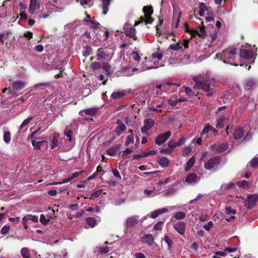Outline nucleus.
<instances>
[{
  "label": "nucleus",
  "instance_id": "obj_1",
  "mask_svg": "<svg viewBox=\"0 0 258 258\" xmlns=\"http://www.w3.org/2000/svg\"><path fill=\"white\" fill-rule=\"evenodd\" d=\"M194 81L196 82L194 85L195 89H202L207 93L209 96H212L214 93V81L207 79L206 76H200L195 77L193 78Z\"/></svg>",
  "mask_w": 258,
  "mask_h": 258
},
{
  "label": "nucleus",
  "instance_id": "obj_2",
  "mask_svg": "<svg viewBox=\"0 0 258 258\" xmlns=\"http://www.w3.org/2000/svg\"><path fill=\"white\" fill-rule=\"evenodd\" d=\"M236 52V49L226 48L221 53H218L216 55L225 63L237 66L238 64L235 61Z\"/></svg>",
  "mask_w": 258,
  "mask_h": 258
},
{
  "label": "nucleus",
  "instance_id": "obj_3",
  "mask_svg": "<svg viewBox=\"0 0 258 258\" xmlns=\"http://www.w3.org/2000/svg\"><path fill=\"white\" fill-rule=\"evenodd\" d=\"M237 198H240L243 201L244 206L248 209H251L254 207L258 200V196L255 194L250 195L247 196L246 199L242 197H237Z\"/></svg>",
  "mask_w": 258,
  "mask_h": 258
},
{
  "label": "nucleus",
  "instance_id": "obj_4",
  "mask_svg": "<svg viewBox=\"0 0 258 258\" xmlns=\"http://www.w3.org/2000/svg\"><path fill=\"white\" fill-rule=\"evenodd\" d=\"M111 53L109 52V50L104 48L98 49L97 53V58L98 60L108 59L111 57Z\"/></svg>",
  "mask_w": 258,
  "mask_h": 258
},
{
  "label": "nucleus",
  "instance_id": "obj_5",
  "mask_svg": "<svg viewBox=\"0 0 258 258\" xmlns=\"http://www.w3.org/2000/svg\"><path fill=\"white\" fill-rule=\"evenodd\" d=\"M171 135V133L170 131H167L156 137L155 142L157 145L161 146L168 140Z\"/></svg>",
  "mask_w": 258,
  "mask_h": 258
},
{
  "label": "nucleus",
  "instance_id": "obj_6",
  "mask_svg": "<svg viewBox=\"0 0 258 258\" xmlns=\"http://www.w3.org/2000/svg\"><path fill=\"white\" fill-rule=\"evenodd\" d=\"M220 161V157H213L205 163V167L206 169L210 170L217 165Z\"/></svg>",
  "mask_w": 258,
  "mask_h": 258
},
{
  "label": "nucleus",
  "instance_id": "obj_7",
  "mask_svg": "<svg viewBox=\"0 0 258 258\" xmlns=\"http://www.w3.org/2000/svg\"><path fill=\"white\" fill-rule=\"evenodd\" d=\"M143 11L146 17L145 24H151L153 22L152 19L151 17V15L153 13V9L152 7H144L143 8Z\"/></svg>",
  "mask_w": 258,
  "mask_h": 258
},
{
  "label": "nucleus",
  "instance_id": "obj_8",
  "mask_svg": "<svg viewBox=\"0 0 258 258\" xmlns=\"http://www.w3.org/2000/svg\"><path fill=\"white\" fill-rule=\"evenodd\" d=\"M154 123L155 122L152 119L149 118L145 119L144 121V125L141 128L142 133H146L149 130L152 128Z\"/></svg>",
  "mask_w": 258,
  "mask_h": 258
},
{
  "label": "nucleus",
  "instance_id": "obj_9",
  "mask_svg": "<svg viewBox=\"0 0 258 258\" xmlns=\"http://www.w3.org/2000/svg\"><path fill=\"white\" fill-rule=\"evenodd\" d=\"M257 82L256 80L252 78H248L246 80L244 87L246 90L251 91L253 90L256 86Z\"/></svg>",
  "mask_w": 258,
  "mask_h": 258
},
{
  "label": "nucleus",
  "instance_id": "obj_10",
  "mask_svg": "<svg viewBox=\"0 0 258 258\" xmlns=\"http://www.w3.org/2000/svg\"><path fill=\"white\" fill-rule=\"evenodd\" d=\"M254 55V52L253 50L241 49L240 56L245 59L253 58Z\"/></svg>",
  "mask_w": 258,
  "mask_h": 258
},
{
  "label": "nucleus",
  "instance_id": "obj_11",
  "mask_svg": "<svg viewBox=\"0 0 258 258\" xmlns=\"http://www.w3.org/2000/svg\"><path fill=\"white\" fill-rule=\"evenodd\" d=\"M236 250V248H225L224 251H217L215 252V255L212 256V258H220L221 256H225L227 252H232L235 251Z\"/></svg>",
  "mask_w": 258,
  "mask_h": 258
},
{
  "label": "nucleus",
  "instance_id": "obj_12",
  "mask_svg": "<svg viewBox=\"0 0 258 258\" xmlns=\"http://www.w3.org/2000/svg\"><path fill=\"white\" fill-rule=\"evenodd\" d=\"M200 179L195 173L189 174L186 177L183 182H186L187 184H192L197 182Z\"/></svg>",
  "mask_w": 258,
  "mask_h": 258
},
{
  "label": "nucleus",
  "instance_id": "obj_13",
  "mask_svg": "<svg viewBox=\"0 0 258 258\" xmlns=\"http://www.w3.org/2000/svg\"><path fill=\"white\" fill-rule=\"evenodd\" d=\"M221 187L224 189L228 194H231L234 192L236 188L235 184L233 183H230L228 184H223Z\"/></svg>",
  "mask_w": 258,
  "mask_h": 258
},
{
  "label": "nucleus",
  "instance_id": "obj_14",
  "mask_svg": "<svg viewBox=\"0 0 258 258\" xmlns=\"http://www.w3.org/2000/svg\"><path fill=\"white\" fill-rule=\"evenodd\" d=\"M154 238L150 234L145 235L142 238L141 241L149 246H152L154 243Z\"/></svg>",
  "mask_w": 258,
  "mask_h": 258
},
{
  "label": "nucleus",
  "instance_id": "obj_15",
  "mask_svg": "<svg viewBox=\"0 0 258 258\" xmlns=\"http://www.w3.org/2000/svg\"><path fill=\"white\" fill-rule=\"evenodd\" d=\"M116 122L118 125L116 127L115 132L117 136H120L125 130L126 126L120 120H117Z\"/></svg>",
  "mask_w": 258,
  "mask_h": 258
},
{
  "label": "nucleus",
  "instance_id": "obj_16",
  "mask_svg": "<svg viewBox=\"0 0 258 258\" xmlns=\"http://www.w3.org/2000/svg\"><path fill=\"white\" fill-rule=\"evenodd\" d=\"M26 86V83L24 81H16L13 82L12 87L16 91H20L23 89Z\"/></svg>",
  "mask_w": 258,
  "mask_h": 258
},
{
  "label": "nucleus",
  "instance_id": "obj_17",
  "mask_svg": "<svg viewBox=\"0 0 258 258\" xmlns=\"http://www.w3.org/2000/svg\"><path fill=\"white\" fill-rule=\"evenodd\" d=\"M58 139L59 136L57 134H55L52 140H51V143L50 145L51 149H56L58 148L59 147V143H58Z\"/></svg>",
  "mask_w": 258,
  "mask_h": 258
},
{
  "label": "nucleus",
  "instance_id": "obj_18",
  "mask_svg": "<svg viewBox=\"0 0 258 258\" xmlns=\"http://www.w3.org/2000/svg\"><path fill=\"white\" fill-rule=\"evenodd\" d=\"M176 230L180 234H183L185 230V224L184 222H179L174 226Z\"/></svg>",
  "mask_w": 258,
  "mask_h": 258
},
{
  "label": "nucleus",
  "instance_id": "obj_19",
  "mask_svg": "<svg viewBox=\"0 0 258 258\" xmlns=\"http://www.w3.org/2000/svg\"><path fill=\"white\" fill-rule=\"evenodd\" d=\"M228 121V118L226 116H222L219 117L217 120V127L219 128H223L225 125H226Z\"/></svg>",
  "mask_w": 258,
  "mask_h": 258
},
{
  "label": "nucleus",
  "instance_id": "obj_20",
  "mask_svg": "<svg viewBox=\"0 0 258 258\" xmlns=\"http://www.w3.org/2000/svg\"><path fill=\"white\" fill-rule=\"evenodd\" d=\"M191 34L193 36L198 35L202 37H205L207 35L206 32L205 30V28L203 27H200L198 30L191 31Z\"/></svg>",
  "mask_w": 258,
  "mask_h": 258
},
{
  "label": "nucleus",
  "instance_id": "obj_21",
  "mask_svg": "<svg viewBox=\"0 0 258 258\" xmlns=\"http://www.w3.org/2000/svg\"><path fill=\"white\" fill-rule=\"evenodd\" d=\"M124 32L126 36L132 37L135 40H136L137 38L136 37V30L134 28H125Z\"/></svg>",
  "mask_w": 258,
  "mask_h": 258
},
{
  "label": "nucleus",
  "instance_id": "obj_22",
  "mask_svg": "<svg viewBox=\"0 0 258 258\" xmlns=\"http://www.w3.org/2000/svg\"><path fill=\"white\" fill-rule=\"evenodd\" d=\"M139 217L138 216H133L128 217L126 220V225L128 226L131 227L135 225Z\"/></svg>",
  "mask_w": 258,
  "mask_h": 258
},
{
  "label": "nucleus",
  "instance_id": "obj_23",
  "mask_svg": "<svg viewBox=\"0 0 258 258\" xmlns=\"http://www.w3.org/2000/svg\"><path fill=\"white\" fill-rule=\"evenodd\" d=\"M169 209L167 208H164L163 209H160L157 210L155 212H153L151 214V217L152 218H156L159 215L168 212Z\"/></svg>",
  "mask_w": 258,
  "mask_h": 258
},
{
  "label": "nucleus",
  "instance_id": "obj_24",
  "mask_svg": "<svg viewBox=\"0 0 258 258\" xmlns=\"http://www.w3.org/2000/svg\"><path fill=\"white\" fill-rule=\"evenodd\" d=\"M244 135V131L241 128H238L234 130L233 136L235 139L242 138Z\"/></svg>",
  "mask_w": 258,
  "mask_h": 258
},
{
  "label": "nucleus",
  "instance_id": "obj_25",
  "mask_svg": "<svg viewBox=\"0 0 258 258\" xmlns=\"http://www.w3.org/2000/svg\"><path fill=\"white\" fill-rule=\"evenodd\" d=\"M110 3V0H102V9L104 15H106L108 11V6Z\"/></svg>",
  "mask_w": 258,
  "mask_h": 258
},
{
  "label": "nucleus",
  "instance_id": "obj_26",
  "mask_svg": "<svg viewBox=\"0 0 258 258\" xmlns=\"http://www.w3.org/2000/svg\"><path fill=\"white\" fill-rule=\"evenodd\" d=\"M37 0H30L29 8V12L30 14H33L34 13L37 4Z\"/></svg>",
  "mask_w": 258,
  "mask_h": 258
},
{
  "label": "nucleus",
  "instance_id": "obj_27",
  "mask_svg": "<svg viewBox=\"0 0 258 258\" xmlns=\"http://www.w3.org/2000/svg\"><path fill=\"white\" fill-rule=\"evenodd\" d=\"M199 14L201 17H203L204 16L205 12L208 10L207 7L204 3H200L199 4Z\"/></svg>",
  "mask_w": 258,
  "mask_h": 258
},
{
  "label": "nucleus",
  "instance_id": "obj_28",
  "mask_svg": "<svg viewBox=\"0 0 258 258\" xmlns=\"http://www.w3.org/2000/svg\"><path fill=\"white\" fill-rule=\"evenodd\" d=\"M21 254L24 258H31L30 250L27 247L21 249Z\"/></svg>",
  "mask_w": 258,
  "mask_h": 258
},
{
  "label": "nucleus",
  "instance_id": "obj_29",
  "mask_svg": "<svg viewBox=\"0 0 258 258\" xmlns=\"http://www.w3.org/2000/svg\"><path fill=\"white\" fill-rule=\"evenodd\" d=\"M64 135L68 138V141L70 142L73 141V131L69 128H67L64 132Z\"/></svg>",
  "mask_w": 258,
  "mask_h": 258
},
{
  "label": "nucleus",
  "instance_id": "obj_30",
  "mask_svg": "<svg viewBox=\"0 0 258 258\" xmlns=\"http://www.w3.org/2000/svg\"><path fill=\"white\" fill-rule=\"evenodd\" d=\"M158 163L163 167H167L169 165V160L166 157H160L158 160Z\"/></svg>",
  "mask_w": 258,
  "mask_h": 258
},
{
  "label": "nucleus",
  "instance_id": "obj_31",
  "mask_svg": "<svg viewBox=\"0 0 258 258\" xmlns=\"http://www.w3.org/2000/svg\"><path fill=\"white\" fill-rule=\"evenodd\" d=\"M144 195L147 196L154 197L156 196L158 193L156 191L155 189L153 187L152 189H145L144 190Z\"/></svg>",
  "mask_w": 258,
  "mask_h": 258
},
{
  "label": "nucleus",
  "instance_id": "obj_32",
  "mask_svg": "<svg viewBox=\"0 0 258 258\" xmlns=\"http://www.w3.org/2000/svg\"><path fill=\"white\" fill-rule=\"evenodd\" d=\"M84 112L89 115H94L97 112V109L95 108H91L81 111V113H83Z\"/></svg>",
  "mask_w": 258,
  "mask_h": 258
},
{
  "label": "nucleus",
  "instance_id": "obj_33",
  "mask_svg": "<svg viewBox=\"0 0 258 258\" xmlns=\"http://www.w3.org/2000/svg\"><path fill=\"white\" fill-rule=\"evenodd\" d=\"M225 211L227 215H229L230 216V219H234L235 218V214H236V211L234 209H233L231 207H226L225 208Z\"/></svg>",
  "mask_w": 258,
  "mask_h": 258
},
{
  "label": "nucleus",
  "instance_id": "obj_34",
  "mask_svg": "<svg viewBox=\"0 0 258 258\" xmlns=\"http://www.w3.org/2000/svg\"><path fill=\"white\" fill-rule=\"evenodd\" d=\"M125 95V93L123 92H120V91H117V92H114L111 94V98L113 99H117L118 98H120L122 97H123Z\"/></svg>",
  "mask_w": 258,
  "mask_h": 258
},
{
  "label": "nucleus",
  "instance_id": "obj_35",
  "mask_svg": "<svg viewBox=\"0 0 258 258\" xmlns=\"http://www.w3.org/2000/svg\"><path fill=\"white\" fill-rule=\"evenodd\" d=\"M118 149V146L117 145H115L111 148H110L107 150V154L110 156H114L117 150Z\"/></svg>",
  "mask_w": 258,
  "mask_h": 258
},
{
  "label": "nucleus",
  "instance_id": "obj_36",
  "mask_svg": "<svg viewBox=\"0 0 258 258\" xmlns=\"http://www.w3.org/2000/svg\"><path fill=\"white\" fill-rule=\"evenodd\" d=\"M86 223L91 227H94L97 225V222L95 219L93 217L87 218L86 220Z\"/></svg>",
  "mask_w": 258,
  "mask_h": 258
},
{
  "label": "nucleus",
  "instance_id": "obj_37",
  "mask_svg": "<svg viewBox=\"0 0 258 258\" xmlns=\"http://www.w3.org/2000/svg\"><path fill=\"white\" fill-rule=\"evenodd\" d=\"M45 142L46 141L44 140L41 141H36L35 140H32V144L35 149L38 150L40 148L42 144L45 143Z\"/></svg>",
  "mask_w": 258,
  "mask_h": 258
},
{
  "label": "nucleus",
  "instance_id": "obj_38",
  "mask_svg": "<svg viewBox=\"0 0 258 258\" xmlns=\"http://www.w3.org/2000/svg\"><path fill=\"white\" fill-rule=\"evenodd\" d=\"M27 220L28 221H32L34 222H37L38 221V217L35 215H32L30 214L27 215L24 217V220Z\"/></svg>",
  "mask_w": 258,
  "mask_h": 258
},
{
  "label": "nucleus",
  "instance_id": "obj_39",
  "mask_svg": "<svg viewBox=\"0 0 258 258\" xmlns=\"http://www.w3.org/2000/svg\"><path fill=\"white\" fill-rule=\"evenodd\" d=\"M195 163V159L194 157L191 158L186 162V166H185V170L186 171L189 170L190 168L194 165Z\"/></svg>",
  "mask_w": 258,
  "mask_h": 258
},
{
  "label": "nucleus",
  "instance_id": "obj_40",
  "mask_svg": "<svg viewBox=\"0 0 258 258\" xmlns=\"http://www.w3.org/2000/svg\"><path fill=\"white\" fill-rule=\"evenodd\" d=\"M102 189H99L93 192L89 198L91 200H95L97 198L99 197L102 193Z\"/></svg>",
  "mask_w": 258,
  "mask_h": 258
},
{
  "label": "nucleus",
  "instance_id": "obj_41",
  "mask_svg": "<svg viewBox=\"0 0 258 258\" xmlns=\"http://www.w3.org/2000/svg\"><path fill=\"white\" fill-rule=\"evenodd\" d=\"M96 250L98 252L103 254L107 253L109 250L110 248L109 247L105 246V247H97Z\"/></svg>",
  "mask_w": 258,
  "mask_h": 258
},
{
  "label": "nucleus",
  "instance_id": "obj_42",
  "mask_svg": "<svg viewBox=\"0 0 258 258\" xmlns=\"http://www.w3.org/2000/svg\"><path fill=\"white\" fill-rule=\"evenodd\" d=\"M164 241L168 245V249L170 250L171 249V245L172 244V241L168 236L165 235L163 238Z\"/></svg>",
  "mask_w": 258,
  "mask_h": 258
},
{
  "label": "nucleus",
  "instance_id": "obj_43",
  "mask_svg": "<svg viewBox=\"0 0 258 258\" xmlns=\"http://www.w3.org/2000/svg\"><path fill=\"white\" fill-rule=\"evenodd\" d=\"M33 116L30 115L26 119H25L20 125V130H22L24 127L27 125L30 122V120L33 118Z\"/></svg>",
  "mask_w": 258,
  "mask_h": 258
},
{
  "label": "nucleus",
  "instance_id": "obj_44",
  "mask_svg": "<svg viewBox=\"0 0 258 258\" xmlns=\"http://www.w3.org/2000/svg\"><path fill=\"white\" fill-rule=\"evenodd\" d=\"M134 142L133 135H131L126 137V141L125 142V145L126 146H129L130 144H133Z\"/></svg>",
  "mask_w": 258,
  "mask_h": 258
},
{
  "label": "nucleus",
  "instance_id": "obj_45",
  "mask_svg": "<svg viewBox=\"0 0 258 258\" xmlns=\"http://www.w3.org/2000/svg\"><path fill=\"white\" fill-rule=\"evenodd\" d=\"M89 23H90V27L93 29H97L100 26V24L95 20L94 18H92Z\"/></svg>",
  "mask_w": 258,
  "mask_h": 258
},
{
  "label": "nucleus",
  "instance_id": "obj_46",
  "mask_svg": "<svg viewBox=\"0 0 258 258\" xmlns=\"http://www.w3.org/2000/svg\"><path fill=\"white\" fill-rule=\"evenodd\" d=\"M228 149V146L226 144H222L216 147V150L218 152H223Z\"/></svg>",
  "mask_w": 258,
  "mask_h": 258
},
{
  "label": "nucleus",
  "instance_id": "obj_47",
  "mask_svg": "<svg viewBox=\"0 0 258 258\" xmlns=\"http://www.w3.org/2000/svg\"><path fill=\"white\" fill-rule=\"evenodd\" d=\"M157 150H152L147 151H142V156L145 157L151 155H155L157 153Z\"/></svg>",
  "mask_w": 258,
  "mask_h": 258
},
{
  "label": "nucleus",
  "instance_id": "obj_48",
  "mask_svg": "<svg viewBox=\"0 0 258 258\" xmlns=\"http://www.w3.org/2000/svg\"><path fill=\"white\" fill-rule=\"evenodd\" d=\"M249 165L253 168L258 167V157H254L250 161Z\"/></svg>",
  "mask_w": 258,
  "mask_h": 258
},
{
  "label": "nucleus",
  "instance_id": "obj_49",
  "mask_svg": "<svg viewBox=\"0 0 258 258\" xmlns=\"http://www.w3.org/2000/svg\"><path fill=\"white\" fill-rule=\"evenodd\" d=\"M238 186L243 188H247L248 187V182L246 180H243L237 183Z\"/></svg>",
  "mask_w": 258,
  "mask_h": 258
},
{
  "label": "nucleus",
  "instance_id": "obj_50",
  "mask_svg": "<svg viewBox=\"0 0 258 258\" xmlns=\"http://www.w3.org/2000/svg\"><path fill=\"white\" fill-rule=\"evenodd\" d=\"M169 47L174 50H178L182 48L181 44L180 43V42L179 43H177L176 44H171L169 46Z\"/></svg>",
  "mask_w": 258,
  "mask_h": 258
},
{
  "label": "nucleus",
  "instance_id": "obj_51",
  "mask_svg": "<svg viewBox=\"0 0 258 258\" xmlns=\"http://www.w3.org/2000/svg\"><path fill=\"white\" fill-rule=\"evenodd\" d=\"M185 217V214L182 212H179L176 213L174 217L176 220H180L184 218Z\"/></svg>",
  "mask_w": 258,
  "mask_h": 258
},
{
  "label": "nucleus",
  "instance_id": "obj_52",
  "mask_svg": "<svg viewBox=\"0 0 258 258\" xmlns=\"http://www.w3.org/2000/svg\"><path fill=\"white\" fill-rule=\"evenodd\" d=\"M176 192V189L174 187H171L167 189L166 193H165V196H170L174 195Z\"/></svg>",
  "mask_w": 258,
  "mask_h": 258
},
{
  "label": "nucleus",
  "instance_id": "obj_53",
  "mask_svg": "<svg viewBox=\"0 0 258 258\" xmlns=\"http://www.w3.org/2000/svg\"><path fill=\"white\" fill-rule=\"evenodd\" d=\"M50 221L49 219L46 218L43 214L40 215V221L44 225H46Z\"/></svg>",
  "mask_w": 258,
  "mask_h": 258
},
{
  "label": "nucleus",
  "instance_id": "obj_54",
  "mask_svg": "<svg viewBox=\"0 0 258 258\" xmlns=\"http://www.w3.org/2000/svg\"><path fill=\"white\" fill-rule=\"evenodd\" d=\"M4 140L7 143H9L11 141V134L9 132H6L4 135Z\"/></svg>",
  "mask_w": 258,
  "mask_h": 258
},
{
  "label": "nucleus",
  "instance_id": "obj_55",
  "mask_svg": "<svg viewBox=\"0 0 258 258\" xmlns=\"http://www.w3.org/2000/svg\"><path fill=\"white\" fill-rule=\"evenodd\" d=\"M185 100L179 99L178 100H173L172 99H169L168 100V103L171 106H175L178 102H183Z\"/></svg>",
  "mask_w": 258,
  "mask_h": 258
},
{
  "label": "nucleus",
  "instance_id": "obj_56",
  "mask_svg": "<svg viewBox=\"0 0 258 258\" xmlns=\"http://www.w3.org/2000/svg\"><path fill=\"white\" fill-rule=\"evenodd\" d=\"M177 142L174 141H171L168 143V147L172 150L178 146Z\"/></svg>",
  "mask_w": 258,
  "mask_h": 258
},
{
  "label": "nucleus",
  "instance_id": "obj_57",
  "mask_svg": "<svg viewBox=\"0 0 258 258\" xmlns=\"http://www.w3.org/2000/svg\"><path fill=\"white\" fill-rule=\"evenodd\" d=\"M152 57L156 58L158 60H161L163 57V54L159 51H156L152 54Z\"/></svg>",
  "mask_w": 258,
  "mask_h": 258
},
{
  "label": "nucleus",
  "instance_id": "obj_58",
  "mask_svg": "<svg viewBox=\"0 0 258 258\" xmlns=\"http://www.w3.org/2000/svg\"><path fill=\"white\" fill-rule=\"evenodd\" d=\"M103 69L107 74H110L112 72L111 67L107 63H105L103 66Z\"/></svg>",
  "mask_w": 258,
  "mask_h": 258
},
{
  "label": "nucleus",
  "instance_id": "obj_59",
  "mask_svg": "<svg viewBox=\"0 0 258 258\" xmlns=\"http://www.w3.org/2000/svg\"><path fill=\"white\" fill-rule=\"evenodd\" d=\"M213 226V223L212 221H211L208 222L207 223V224L204 225L203 227L205 230L209 231L212 228Z\"/></svg>",
  "mask_w": 258,
  "mask_h": 258
},
{
  "label": "nucleus",
  "instance_id": "obj_60",
  "mask_svg": "<svg viewBox=\"0 0 258 258\" xmlns=\"http://www.w3.org/2000/svg\"><path fill=\"white\" fill-rule=\"evenodd\" d=\"M162 227H163V222L159 221L154 225V228L156 230H161L162 229Z\"/></svg>",
  "mask_w": 258,
  "mask_h": 258
},
{
  "label": "nucleus",
  "instance_id": "obj_61",
  "mask_svg": "<svg viewBox=\"0 0 258 258\" xmlns=\"http://www.w3.org/2000/svg\"><path fill=\"white\" fill-rule=\"evenodd\" d=\"M10 226L5 225L2 228L1 230V232L2 234H6L10 230Z\"/></svg>",
  "mask_w": 258,
  "mask_h": 258
},
{
  "label": "nucleus",
  "instance_id": "obj_62",
  "mask_svg": "<svg viewBox=\"0 0 258 258\" xmlns=\"http://www.w3.org/2000/svg\"><path fill=\"white\" fill-rule=\"evenodd\" d=\"M85 50L83 51V54L85 56H89L91 52V48L89 47H87L85 48Z\"/></svg>",
  "mask_w": 258,
  "mask_h": 258
},
{
  "label": "nucleus",
  "instance_id": "obj_63",
  "mask_svg": "<svg viewBox=\"0 0 258 258\" xmlns=\"http://www.w3.org/2000/svg\"><path fill=\"white\" fill-rule=\"evenodd\" d=\"M132 56L133 59L136 61H139L140 59V56H139L138 52L134 51L132 53Z\"/></svg>",
  "mask_w": 258,
  "mask_h": 258
},
{
  "label": "nucleus",
  "instance_id": "obj_64",
  "mask_svg": "<svg viewBox=\"0 0 258 258\" xmlns=\"http://www.w3.org/2000/svg\"><path fill=\"white\" fill-rule=\"evenodd\" d=\"M91 68L93 70H97L100 68V64L97 62H94L91 64Z\"/></svg>",
  "mask_w": 258,
  "mask_h": 258
}]
</instances>
